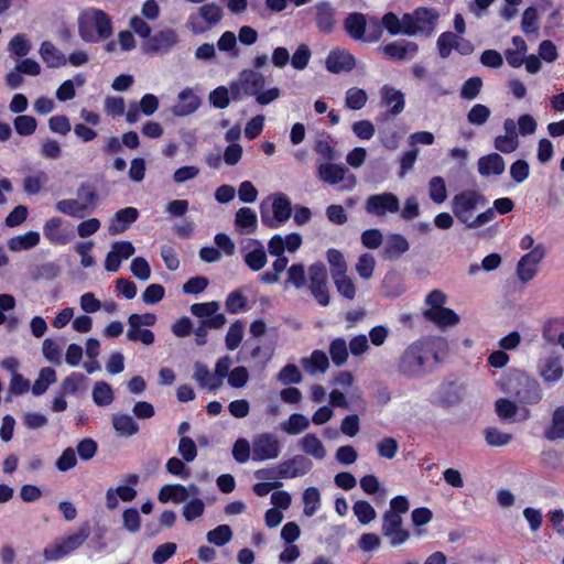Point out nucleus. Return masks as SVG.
Wrapping results in <instances>:
<instances>
[{
	"label": "nucleus",
	"instance_id": "obj_29",
	"mask_svg": "<svg viewBox=\"0 0 564 564\" xmlns=\"http://www.w3.org/2000/svg\"><path fill=\"white\" fill-rule=\"evenodd\" d=\"M39 54L50 68H59L67 64L65 54L50 41L41 43Z\"/></svg>",
	"mask_w": 564,
	"mask_h": 564
},
{
	"label": "nucleus",
	"instance_id": "obj_7",
	"mask_svg": "<svg viewBox=\"0 0 564 564\" xmlns=\"http://www.w3.org/2000/svg\"><path fill=\"white\" fill-rule=\"evenodd\" d=\"M261 218L264 225L276 228L291 216V202L283 194H274L261 203Z\"/></svg>",
	"mask_w": 564,
	"mask_h": 564
},
{
	"label": "nucleus",
	"instance_id": "obj_63",
	"mask_svg": "<svg viewBox=\"0 0 564 564\" xmlns=\"http://www.w3.org/2000/svg\"><path fill=\"white\" fill-rule=\"evenodd\" d=\"M127 338L131 341H140L147 346L152 345L155 339L153 332L134 324L128 325Z\"/></svg>",
	"mask_w": 564,
	"mask_h": 564
},
{
	"label": "nucleus",
	"instance_id": "obj_56",
	"mask_svg": "<svg viewBox=\"0 0 564 564\" xmlns=\"http://www.w3.org/2000/svg\"><path fill=\"white\" fill-rule=\"evenodd\" d=\"M56 381V372L52 368H43L40 370L37 379L34 381L32 387V393L34 395L43 394L48 387Z\"/></svg>",
	"mask_w": 564,
	"mask_h": 564
},
{
	"label": "nucleus",
	"instance_id": "obj_41",
	"mask_svg": "<svg viewBox=\"0 0 564 564\" xmlns=\"http://www.w3.org/2000/svg\"><path fill=\"white\" fill-rule=\"evenodd\" d=\"M112 426L116 433L120 436L130 437L139 432V425L134 419L124 413H117L112 415Z\"/></svg>",
	"mask_w": 564,
	"mask_h": 564
},
{
	"label": "nucleus",
	"instance_id": "obj_5",
	"mask_svg": "<svg viewBox=\"0 0 564 564\" xmlns=\"http://www.w3.org/2000/svg\"><path fill=\"white\" fill-rule=\"evenodd\" d=\"M446 302L447 296L444 292L433 290L425 299L426 308L423 312L427 321L442 329L453 327L460 321L459 316L453 310L444 306Z\"/></svg>",
	"mask_w": 564,
	"mask_h": 564
},
{
	"label": "nucleus",
	"instance_id": "obj_21",
	"mask_svg": "<svg viewBox=\"0 0 564 564\" xmlns=\"http://www.w3.org/2000/svg\"><path fill=\"white\" fill-rule=\"evenodd\" d=\"M503 134H499L495 138L494 145L496 150L501 153H512L518 150L520 144L514 120L511 118L506 119L503 121Z\"/></svg>",
	"mask_w": 564,
	"mask_h": 564
},
{
	"label": "nucleus",
	"instance_id": "obj_8",
	"mask_svg": "<svg viewBox=\"0 0 564 564\" xmlns=\"http://www.w3.org/2000/svg\"><path fill=\"white\" fill-rule=\"evenodd\" d=\"M318 178L328 185H340L343 191H351L357 184V178L354 174L343 166L330 162H323L317 167Z\"/></svg>",
	"mask_w": 564,
	"mask_h": 564
},
{
	"label": "nucleus",
	"instance_id": "obj_25",
	"mask_svg": "<svg viewBox=\"0 0 564 564\" xmlns=\"http://www.w3.org/2000/svg\"><path fill=\"white\" fill-rule=\"evenodd\" d=\"M409 250L410 242L408 239L400 234H392L389 235L383 242L382 257L390 261H395Z\"/></svg>",
	"mask_w": 564,
	"mask_h": 564
},
{
	"label": "nucleus",
	"instance_id": "obj_58",
	"mask_svg": "<svg viewBox=\"0 0 564 564\" xmlns=\"http://www.w3.org/2000/svg\"><path fill=\"white\" fill-rule=\"evenodd\" d=\"M352 512L361 524H369L377 518L375 508L366 500H357Z\"/></svg>",
	"mask_w": 564,
	"mask_h": 564
},
{
	"label": "nucleus",
	"instance_id": "obj_31",
	"mask_svg": "<svg viewBox=\"0 0 564 564\" xmlns=\"http://www.w3.org/2000/svg\"><path fill=\"white\" fill-rule=\"evenodd\" d=\"M408 13L402 14V17H398L393 12H388L382 17L381 23L382 26L388 31V33L392 36L395 35H406L410 36V21L406 19Z\"/></svg>",
	"mask_w": 564,
	"mask_h": 564
},
{
	"label": "nucleus",
	"instance_id": "obj_19",
	"mask_svg": "<svg viewBox=\"0 0 564 564\" xmlns=\"http://www.w3.org/2000/svg\"><path fill=\"white\" fill-rule=\"evenodd\" d=\"M303 243V238L297 232L288 235H274L268 241L269 253L273 257H281L284 252L294 253Z\"/></svg>",
	"mask_w": 564,
	"mask_h": 564
},
{
	"label": "nucleus",
	"instance_id": "obj_2",
	"mask_svg": "<svg viewBox=\"0 0 564 564\" xmlns=\"http://www.w3.org/2000/svg\"><path fill=\"white\" fill-rule=\"evenodd\" d=\"M486 197L475 189H465L454 195L451 207L454 216L469 229L479 228L495 219L494 209H485Z\"/></svg>",
	"mask_w": 564,
	"mask_h": 564
},
{
	"label": "nucleus",
	"instance_id": "obj_24",
	"mask_svg": "<svg viewBox=\"0 0 564 564\" xmlns=\"http://www.w3.org/2000/svg\"><path fill=\"white\" fill-rule=\"evenodd\" d=\"M355 65V57L349 52L341 48L332 50L325 61L327 70L334 74L349 72Z\"/></svg>",
	"mask_w": 564,
	"mask_h": 564
},
{
	"label": "nucleus",
	"instance_id": "obj_60",
	"mask_svg": "<svg viewBox=\"0 0 564 564\" xmlns=\"http://www.w3.org/2000/svg\"><path fill=\"white\" fill-rule=\"evenodd\" d=\"M368 101L367 93L358 87H351L346 91L345 104L351 110H359L366 106Z\"/></svg>",
	"mask_w": 564,
	"mask_h": 564
},
{
	"label": "nucleus",
	"instance_id": "obj_62",
	"mask_svg": "<svg viewBox=\"0 0 564 564\" xmlns=\"http://www.w3.org/2000/svg\"><path fill=\"white\" fill-rule=\"evenodd\" d=\"M546 437L549 440L564 438V406H560L554 411Z\"/></svg>",
	"mask_w": 564,
	"mask_h": 564
},
{
	"label": "nucleus",
	"instance_id": "obj_23",
	"mask_svg": "<svg viewBox=\"0 0 564 564\" xmlns=\"http://www.w3.org/2000/svg\"><path fill=\"white\" fill-rule=\"evenodd\" d=\"M505 56L512 68H519L524 65L527 73L531 75H534L542 69V63L534 54L527 55V53H518V51L513 48H508L505 52Z\"/></svg>",
	"mask_w": 564,
	"mask_h": 564
},
{
	"label": "nucleus",
	"instance_id": "obj_10",
	"mask_svg": "<svg viewBox=\"0 0 564 564\" xmlns=\"http://www.w3.org/2000/svg\"><path fill=\"white\" fill-rule=\"evenodd\" d=\"M223 15L220 6L210 2L199 7L196 15L189 17L187 26L193 33L200 34L219 23Z\"/></svg>",
	"mask_w": 564,
	"mask_h": 564
},
{
	"label": "nucleus",
	"instance_id": "obj_49",
	"mask_svg": "<svg viewBox=\"0 0 564 564\" xmlns=\"http://www.w3.org/2000/svg\"><path fill=\"white\" fill-rule=\"evenodd\" d=\"M429 196L435 204H443L447 197V186L445 180L441 176H433L429 182Z\"/></svg>",
	"mask_w": 564,
	"mask_h": 564
},
{
	"label": "nucleus",
	"instance_id": "obj_11",
	"mask_svg": "<svg viewBox=\"0 0 564 564\" xmlns=\"http://www.w3.org/2000/svg\"><path fill=\"white\" fill-rule=\"evenodd\" d=\"M308 288L312 295L322 306H327L330 295L327 289V271L323 263L316 262L308 268Z\"/></svg>",
	"mask_w": 564,
	"mask_h": 564
},
{
	"label": "nucleus",
	"instance_id": "obj_51",
	"mask_svg": "<svg viewBox=\"0 0 564 564\" xmlns=\"http://www.w3.org/2000/svg\"><path fill=\"white\" fill-rule=\"evenodd\" d=\"M376 264L377 262L372 254L362 253L355 263V270L360 279L370 280L373 276Z\"/></svg>",
	"mask_w": 564,
	"mask_h": 564
},
{
	"label": "nucleus",
	"instance_id": "obj_38",
	"mask_svg": "<svg viewBox=\"0 0 564 564\" xmlns=\"http://www.w3.org/2000/svg\"><path fill=\"white\" fill-rule=\"evenodd\" d=\"M48 182V175L42 170L30 171L23 178V189L28 195L40 194L46 183Z\"/></svg>",
	"mask_w": 564,
	"mask_h": 564
},
{
	"label": "nucleus",
	"instance_id": "obj_53",
	"mask_svg": "<svg viewBox=\"0 0 564 564\" xmlns=\"http://www.w3.org/2000/svg\"><path fill=\"white\" fill-rule=\"evenodd\" d=\"M337 292L345 299L352 301L356 297V285L354 279L347 273L333 279Z\"/></svg>",
	"mask_w": 564,
	"mask_h": 564
},
{
	"label": "nucleus",
	"instance_id": "obj_6",
	"mask_svg": "<svg viewBox=\"0 0 564 564\" xmlns=\"http://www.w3.org/2000/svg\"><path fill=\"white\" fill-rule=\"evenodd\" d=\"M231 364V357L223 356L216 361L214 371L212 372L206 365L196 362L194 365L193 379L204 389H219L224 384V379Z\"/></svg>",
	"mask_w": 564,
	"mask_h": 564
},
{
	"label": "nucleus",
	"instance_id": "obj_54",
	"mask_svg": "<svg viewBox=\"0 0 564 564\" xmlns=\"http://www.w3.org/2000/svg\"><path fill=\"white\" fill-rule=\"evenodd\" d=\"M31 48L32 43L23 33L15 34L8 43V51L15 57L28 55Z\"/></svg>",
	"mask_w": 564,
	"mask_h": 564
},
{
	"label": "nucleus",
	"instance_id": "obj_57",
	"mask_svg": "<svg viewBox=\"0 0 564 564\" xmlns=\"http://www.w3.org/2000/svg\"><path fill=\"white\" fill-rule=\"evenodd\" d=\"M306 283V270L303 263H293L286 270L285 284L301 289Z\"/></svg>",
	"mask_w": 564,
	"mask_h": 564
},
{
	"label": "nucleus",
	"instance_id": "obj_45",
	"mask_svg": "<svg viewBox=\"0 0 564 564\" xmlns=\"http://www.w3.org/2000/svg\"><path fill=\"white\" fill-rule=\"evenodd\" d=\"M137 46L133 33L128 30L120 31L116 41H110L106 44L105 50L108 53H116L118 51L128 52Z\"/></svg>",
	"mask_w": 564,
	"mask_h": 564
},
{
	"label": "nucleus",
	"instance_id": "obj_3",
	"mask_svg": "<svg viewBox=\"0 0 564 564\" xmlns=\"http://www.w3.org/2000/svg\"><path fill=\"white\" fill-rule=\"evenodd\" d=\"M265 78L262 74L254 70H243L237 80L230 85V90L236 99H240L243 96H253L256 101L261 106H267L281 96L279 87H271L263 89Z\"/></svg>",
	"mask_w": 564,
	"mask_h": 564
},
{
	"label": "nucleus",
	"instance_id": "obj_4",
	"mask_svg": "<svg viewBox=\"0 0 564 564\" xmlns=\"http://www.w3.org/2000/svg\"><path fill=\"white\" fill-rule=\"evenodd\" d=\"M78 34L84 42L96 43L112 34V22L102 10L89 8L77 19Z\"/></svg>",
	"mask_w": 564,
	"mask_h": 564
},
{
	"label": "nucleus",
	"instance_id": "obj_55",
	"mask_svg": "<svg viewBox=\"0 0 564 564\" xmlns=\"http://www.w3.org/2000/svg\"><path fill=\"white\" fill-rule=\"evenodd\" d=\"M465 389L460 384L448 383L440 391V400L442 403L452 405L463 400Z\"/></svg>",
	"mask_w": 564,
	"mask_h": 564
},
{
	"label": "nucleus",
	"instance_id": "obj_34",
	"mask_svg": "<svg viewBox=\"0 0 564 564\" xmlns=\"http://www.w3.org/2000/svg\"><path fill=\"white\" fill-rule=\"evenodd\" d=\"M139 212L134 207H127L117 212L109 225V232L118 235L123 232L132 223L137 220Z\"/></svg>",
	"mask_w": 564,
	"mask_h": 564
},
{
	"label": "nucleus",
	"instance_id": "obj_26",
	"mask_svg": "<svg viewBox=\"0 0 564 564\" xmlns=\"http://www.w3.org/2000/svg\"><path fill=\"white\" fill-rule=\"evenodd\" d=\"M382 106L386 107L393 116L401 113L405 107L404 94L389 85H384L381 90Z\"/></svg>",
	"mask_w": 564,
	"mask_h": 564
},
{
	"label": "nucleus",
	"instance_id": "obj_35",
	"mask_svg": "<svg viewBox=\"0 0 564 564\" xmlns=\"http://www.w3.org/2000/svg\"><path fill=\"white\" fill-rule=\"evenodd\" d=\"M477 167L481 176L501 175L506 164L500 154L491 153L480 158L477 162Z\"/></svg>",
	"mask_w": 564,
	"mask_h": 564
},
{
	"label": "nucleus",
	"instance_id": "obj_47",
	"mask_svg": "<svg viewBox=\"0 0 564 564\" xmlns=\"http://www.w3.org/2000/svg\"><path fill=\"white\" fill-rule=\"evenodd\" d=\"M332 279L348 272V265L341 251L337 249H328L326 252Z\"/></svg>",
	"mask_w": 564,
	"mask_h": 564
},
{
	"label": "nucleus",
	"instance_id": "obj_59",
	"mask_svg": "<svg viewBox=\"0 0 564 564\" xmlns=\"http://www.w3.org/2000/svg\"><path fill=\"white\" fill-rule=\"evenodd\" d=\"M13 127L21 137L32 135L37 129V120L29 115H21L14 118Z\"/></svg>",
	"mask_w": 564,
	"mask_h": 564
},
{
	"label": "nucleus",
	"instance_id": "obj_50",
	"mask_svg": "<svg viewBox=\"0 0 564 564\" xmlns=\"http://www.w3.org/2000/svg\"><path fill=\"white\" fill-rule=\"evenodd\" d=\"M303 513L312 517L316 513L321 506V492L316 487H308L303 492Z\"/></svg>",
	"mask_w": 564,
	"mask_h": 564
},
{
	"label": "nucleus",
	"instance_id": "obj_44",
	"mask_svg": "<svg viewBox=\"0 0 564 564\" xmlns=\"http://www.w3.org/2000/svg\"><path fill=\"white\" fill-rule=\"evenodd\" d=\"M158 498L163 503H181L188 498V489L182 485H165L160 489Z\"/></svg>",
	"mask_w": 564,
	"mask_h": 564
},
{
	"label": "nucleus",
	"instance_id": "obj_28",
	"mask_svg": "<svg viewBox=\"0 0 564 564\" xmlns=\"http://www.w3.org/2000/svg\"><path fill=\"white\" fill-rule=\"evenodd\" d=\"M563 371L561 356L558 355H547L539 362V372L547 382H555L560 380L563 376Z\"/></svg>",
	"mask_w": 564,
	"mask_h": 564
},
{
	"label": "nucleus",
	"instance_id": "obj_36",
	"mask_svg": "<svg viewBox=\"0 0 564 564\" xmlns=\"http://www.w3.org/2000/svg\"><path fill=\"white\" fill-rule=\"evenodd\" d=\"M311 468V463L302 456H294L280 465V476L295 478L305 475Z\"/></svg>",
	"mask_w": 564,
	"mask_h": 564
},
{
	"label": "nucleus",
	"instance_id": "obj_15",
	"mask_svg": "<svg viewBox=\"0 0 564 564\" xmlns=\"http://www.w3.org/2000/svg\"><path fill=\"white\" fill-rule=\"evenodd\" d=\"M191 313L203 321V325L208 328H221L227 319L223 313H219L220 304L216 301L196 303L191 306Z\"/></svg>",
	"mask_w": 564,
	"mask_h": 564
},
{
	"label": "nucleus",
	"instance_id": "obj_18",
	"mask_svg": "<svg viewBox=\"0 0 564 564\" xmlns=\"http://www.w3.org/2000/svg\"><path fill=\"white\" fill-rule=\"evenodd\" d=\"M402 517L394 512H384L382 517V534L390 539L393 546L405 543L410 534L402 529Z\"/></svg>",
	"mask_w": 564,
	"mask_h": 564
},
{
	"label": "nucleus",
	"instance_id": "obj_1",
	"mask_svg": "<svg viewBox=\"0 0 564 564\" xmlns=\"http://www.w3.org/2000/svg\"><path fill=\"white\" fill-rule=\"evenodd\" d=\"M445 343L417 341L410 345L397 362V372L408 378H417L432 371L442 361L436 348Z\"/></svg>",
	"mask_w": 564,
	"mask_h": 564
},
{
	"label": "nucleus",
	"instance_id": "obj_33",
	"mask_svg": "<svg viewBox=\"0 0 564 564\" xmlns=\"http://www.w3.org/2000/svg\"><path fill=\"white\" fill-rule=\"evenodd\" d=\"M299 445L303 453L315 459L322 460L327 455L323 441L315 433H307L302 436Z\"/></svg>",
	"mask_w": 564,
	"mask_h": 564
},
{
	"label": "nucleus",
	"instance_id": "obj_43",
	"mask_svg": "<svg viewBox=\"0 0 564 564\" xmlns=\"http://www.w3.org/2000/svg\"><path fill=\"white\" fill-rule=\"evenodd\" d=\"M235 225L239 230L246 234L256 231L258 225L256 213L248 207L239 208L235 216Z\"/></svg>",
	"mask_w": 564,
	"mask_h": 564
},
{
	"label": "nucleus",
	"instance_id": "obj_17",
	"mask_svg": "<svg viewBox=\"0 0 564 564\" xmlns=\"http://www.w3.org/2000/svg\"><path fill=\"white\" fill-rule=\"evenodd\" d=\"M365 209L370 215L384 216L399 212L400 202L394 194L384 192L370 195L365 202Z\"/></svg>",
	"mask_w": 564,
	"mask_h": 564
},
{
	"label": "nucleus",
	"instance_id": "obj_12",
	"mask_svg": "<svg viewBox=\"0 0 564 564\" xmlns=\"http://www.w3.org/2000/svg\"><path fill=\"white\" fill-rule=\"evenodd\" d=\"M85 531H79L46 546L43 551L45 561H57L77 550L87 539Z\"/></svg>",
	"mask_w": 564,
	"mask_h": 564
},
{
	"label": "nucleus",
	"instance_id": "obj_20",
	"mask_svg": "<svg viewBox=\"0 0 564 564\" xmlns=\"http://www.w3.org/2000/svg\"><path fill=\"white\" fill-rule=\"evenodd\" d=\"M544 248L536 246L520 259L518 263V275L522 282H529L535 276L538 264L544 258Z\"/></svg>",
	"mask_w": 564,
	"mask_h": 564
},
{
	"label": "nucleus",
	"instance_id": "obj_9",
	"mask_svg": "<svg viewBox=\"0 0 564 564\" xmlns=\"http://www.w3.org/2000/svg\"><path fill=\"white\" fill-rule=\"evenodd\" d=\"M408 15L410 36L431 35L435 31L440 19V13L436 10L426 7H419Z\"/></svg>",
	"mask_w": 564,
	"mask_h": 564
},
{
	"label": "nucleus",
	"instance_id": "obj_37",
	"mask_svg": "<svg viewBox=\"0 0 564 564\" xmlns=\"http://www.w3.org/2000/svg\"><path fill=\"white\" fill-rule=\"evenodd\" d=\"M301 364L304 370L312 376L324 373L329 367L328 357L322 350H314L308 357L302 358Z\"/></svg>",
	"mask_w": 564,
	"mask_h": 564
},
{
	"label": "nucleus",
	"instance_id": "obj_13",
	"mask_svg": "<svg viewBox=\"0 0 564 564\" xmlns=\"http://www.w3.org/2000/svg\"><path fill=\"white\" fill-rule=\"evenodd\" d=\"M95 204V193L82 189L78 198L62 199L56 203V209L67 216L82 218Z\"/></svg>",
	"mask_w": 564,
	"mask_h": 564
},
{
	"label": "nucleus",
	"instance_id": "obj_22",
	"mask_svg": "<svg viewBox=\"0 0 564 564\" xmlns=\"http://www.w3.org/2000/svg\"><path fill=\"white\" fill-rule=\"evenodd\" d=\"M177 42V34L174 30L165 29L159 31L143 42L142 48L147 53H158L170 50Z\"/></svg>",
	"mask_w": 564,
	"mask_h": 564
},
{
	"label": "nucleus",
	"instance_id": "obj_46",
	"mask_svg": "<svg viewBox=\"0 0 564 564\" xmlns=\"http://www.w3.org/2000/svg\"><path fill=\"white\" fill-rule=\"evenodd\" d=\"M63 220L58 217H52L43 226L45 237L53 243H66L67 235L62 230Z\"/></svg>",
	"mask_w": 564,
	"mask_h": 564
},
{
	"label": "nucleus",
	"instance_id": "obj_39",
	"mask_svg": "<svg viewBox=\"0 0 564 564\" xmlns=\"http://www.w3.org/2000/svg\"><path fill=\"white\" fill-rule=\"evenodd\" d=\"M41 236L37 231H28L23 235L12 237L8 240V248L12 252L30 250L40 243Z\"/></svg>",
	"mask_w": 564,
	"mask_h": 564
},
{
	"label": "nucleus",
	"instance_id": "obj_30",
	"mask_svg": "<svg viewBox=\"0 0 564 564\" xmlns=\"http://www.w3.org/2000/svg\"><path fill=\"white\" fill-rule=\"evenodd\" d=\"M497 415L502 420L517 421L525 420L529 416V410L519 408L514 402L508 399H499L495 404Z\"/></svg>",
	"mask_w": 564,
	"mask_h": 564
},
{
	"label": "nucleus",
	"instance_id": "obj_32",
	"mask_svg": "<svg viewBox=\"0 0 564 564\" xmlns=\"http://www.w3.org/2000/svg\"><path fill=\"white\" fill-rule=\"evenodd\" d=\"M198 106V97L192 89L186 88L178 94L176 104L173 106L172 111L177 117H184L193 113Z\"/></svg>",
	"mask_w": 564,
	"mask_h": 564
},
{
	"label": "nucleus",
	"instance_id": "obj_61",
	"mask_svg": "<svg viewBox=\"0 0 564 564\" xmlns=\"http://www.w3.org/2000/svg\"><path fill=\"white\" fill-rule=\"evenodd\" d=\"M329 355L334 365L341 366L344 365L349 356L347 344L343 338L334 339L329 345Z\"/></svg>",
	"mask_w": 564,
	"mask_h": 564
},
{
	"label": "nucleus",
	"instance_id": "obj_16",
	"mask_svg": "<svg viewBox=\"0 0 564 564\" xmlns=\"http://www.w3.org/2000/svg\"><path fill=\"white\" fill-rule=\"evenodd\" d=\"M344 26L347 33L355 40L375 42L378 41L381 35L379 23L376 20L371 21L369 24V28H376V33L366 34L367 21L361 13L349 14L345 20Z\"/></svg>",
	"mask_w": 564,
	"mask_h": 564
},
{
	"label": "nucleus",
	"instance_id": "obj_40",
	"mask_svg": "<svg viewBox=\"0 0 564 564\" xmlns=\"http://www.w3.org/2000/svg\"><path fill=\"white\" fill-rule=\"evenodd\" d=\"M85 83V76L77 74L73 78L64 80L57 87L55 96L62 102L70 100L76 96V88L83 87Z\"/></svg>",
	"mask_w": 564,
	"mask_h": 564
},
{
	"label": "nucleus",
	"instance_id": "obj_27",
	"mask_svg": "<svg viewBox=\"0 0 564 564\" xmlns=\"http://www.w3.org/2000/svg\"><path fill=\"white\" fill-rule=\"evenodd\" d=\"M380 51L389 59L403 61L417 52V45L412 42H392L381 46Z\"/></svg>",
	"mask_w": 564,
	"mask_h": 564
},
{
	"label": "nucleus",
	"instance_id": "obj_14",
	"mask_svg": "<svg viewBox=\"0 0 564 564\" xmlns=\"http://www.w3.org/2000/svg\"><path fill=\"white\" fill-rule=\"evenodd\" d=\"M280 441L270 433H262L252 440V460L264 462L280 457Z\"/></svg>",
	"mask_w": 564,
	"mask_h": 564
},
{
	"label": "nucleus",
	"instance_id": "obj_48",
	"mask_svg": "<svg viewBox=\"0 0 564 564\" xmlns=\"http://www.w3.org/2000/svg\"><path fill=\"white\" fill-rule=\"evenodd\" d=\"M245 337V325L241 321H236L230 324L226 336L225 344L226 348L230 351L236 350L242 343Z\"/></svg>",
	"mask_w": 564,
	"mask_h": 564
},
{
	"label": "nucleus",
	"instance_id": "obj_52",
	"mask_svg": "<svg viewBox=\"0 0 564 564\" xmlns=\"http://www.w3.org/2000/svg\"><path fill=\"white\" fill-rule=\"evenodd\" d=\"M227 382L232 389H243L250 380L249 370L243 366L229 368L226 373Z\"/></svg>",
	"mask_w": 564,
	"mask_h": 564
},
{
	"label": "nucleus",
	"instance_id": "obj_42",
	"mask_svg": "<svg viewBox=\"0 0 564 564\" xmlns=\"http://www.w3.org/2000/svg\"><path fill=\"white\" fill-rule=\"evenodd\" d=\"M310 419L302 413H293L281 423V430L288 435H299L310 427Z\"/></svg>",
	"mask_w": 564,
	"mask_h": 564
},
{
	"label": "nucleus",
	"instance_id": "obj_64",
	"mask_svg": "<svg viewBox=\"0 0 564 564\" xmlns=\"http://www.w3.org/2000/svg\"><path fill=\"white\" fill-rule=\"evenodd\" d=\"M459 44V37L452 32L442 33L437 39L438 53L443 58L451 55L456 45Z\"/></svg>",
	"mask_w": 564,
	"mask_h": 564
}]
</instances>
